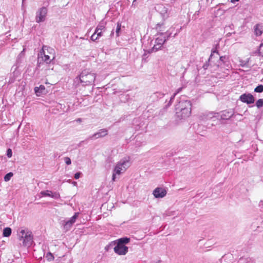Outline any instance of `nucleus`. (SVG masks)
Here are the masks:
<instances>
[{
    "label": "nucleus",
    "instance_id": "1",
    "mask_svg": "<svg viewBox=\"0 0 263 263\" xmlns=\"http://www.w3.org/2000/svg\"><path fill=\"white\" fill-rule=\"evenodd\" d=\"M176 114L178 118L183 119L191 114L192 103L189 100L180 101L175 106Z\"/></svg>",
    "mask_w": 263,
    "mask_h": 263
},
{
    "label": "nucleus",
    "instance_id": "2",
    "mask_svg": "<svg viewBox=\"0 0 263 263\" xmlns=\"http://www.w3.org/2000/svg\"><path fill=\"white\" fill-rule=\"evenodd\" d=\"M95 79L96 74L85 69L81 72L79 77L76 78L75 82L80 81L83 85H88L93 84Z\"/></svg>",
    "mask_w": 263,
    "mask_h": 263
},
{
    "label": "nucleus",
    "instance_id": "3",
    "mask_svg": "<svg viewBox=\"0 0 263 263\" xmlns=\"http://www.w3.org/2000/svg\"><path fill=\"white\" fill-rule=\"evenodd\" d=\"M55 51L52 48L43 45L38 54L39 58H41L42 61L47 64H49L55 59Z\"/></svg>",
    "mask_w": 263,
    "mask_h": 263
},
{
    "label": "nucleus",
    "instance_id": "4",
    "mask_svg": "<svg viewBox=\"0 0 263 263\" xmlns=\"http://www.w3.org/2000/svg\"><path fill=\"white\" fill-rule=\"evenodd\" d=\"M129 166L130 162L128 159L126 158L122 159L117 163L114 170L112 180L115 181L116 179V175H119L121 173H124L127 170V168L129 167Z\"/></svg>",
    "mask_w": 263,
    "mask_h": 263
},
{
    "label": "nucleus",
    "instance_id": "5",
    "mask_svg": "<svg viewBox=\"0 0 263 263\" xmlns=\"http://www.w3.org/2000/svg\"><path fill=\"white\" fill-rule=\"evenodd\" d=\"M116 244V246L114 247V250L116 254L119 255H124L128 252V248L127 247L116 242L115 241L111 242L108 246L105 247V249L108 250V247Z\"/></svg>",
    "mask_w": 263,
    "mask_h": 263
},
{
    "label": "nucleus",
    "instance_id": "6",
    "mask_svg": "<svg viewBox=\"0 0 263 263\" xmlns=\"http://www.w3.org/2000/svg\"><path fill=\"white\" fill-rule=\"evenodd\" d=\"M262 226L263 218L260 216H257L253 219L250 228L253 231L261 232L263 229Z\"/></svg>",
    "mask_w": 263,
    "mask_h": 263
},
{
    "label": "nucleus",
    "instance_id": "7",
    "mask_svg": "<svg viewBox=\"0 0 263 263\" xmlns=\"http://www.w3.org/2000/svg\"><path fill=\"white\" fill-rule=\"evenodd\" d=\"M48 9L46 7L39 9L35 14V21L37 23L44 22L46 20Z\"/></svg>",
    "mask_w": 263,
    "mask_h": 263
},
{
    "label": "nucleus",
    "instance_id": "8",
    "mask_svg": "<svg viewBox=\"0 0 263 263\" xmlns=\"http://www.w3.org/2000/svg\"><path fill=\"white\" fill-rule=\"evenodd\" d=\"M167 39H165V36H161L158 37L155 40V44L153 47L148 50V53H151L153 52H156L161 49L162 45L166 42Z\"/></svg>",
    "mask_w": 263,
    "mask_h": 263
},
{
    "label": "nucleus",
    "instance_id": "9",
    "mask_svg": "<svg viewBox=\"0 0 263 263\" xmlns=\"http://www.w3.org/2000/svg\"><path fill=\"white\" fill-rule=\"evenodd\" d=\"M20 233L22 234L21 238L23 239V245L25 246H30L32 242V236L30 232H26L25 230H21Z\"/></svg>",
    "mask_w": 263,
    "mask_h": 263
},
{
    "label": "nucleus",
    "instance_id": "10",
    "mask_svg": "<svg viewBox=\"0 0 263 263\" xmlns=\"http://www.w3.org/2000/svg\"><path fill=\"white\" fill-rule=\"evenodd\" d=\"M239 100L243 103L247 104H252L254 102L255 99L254 96L250 93H245L239 97Z\"/></svg>",
    "mask_w": 263,
    "mask_h": 263
},
{
    "label": "nucleus",
    "instance_id": "11",
    "mask_svg": "<svg viewBox=\"0 0 263 263\" xmlns=\"http://www.w3.org/2000/svg\"><path fill=\"white\" fill-rule=\"evenodd\" d=\"M108 134V130L105 128L100 129L98 132L95 133L92 136L89 137L87 139L91 140L92 139H98L99 138H102L105 137Z\"/></svg>",
    "mask_w": 263,
    "mask_h": 263
},
{
    "label": "nucleus",
    "instance_id": "12",
    "mask_svg": "<svg viewBox=\"0 0 263 263\" xmlns=\"http://www.w3.org/2000/svg\"><path fill=\"white\" fill-rule=\"evenodd\" d=\"M166 191L161 187H157L156 188L153 193V194L156 198H163L166 195Z\"/></svg>",
    "mask_w": 263,
    "mask_h": 263
},
{
    "label": "nucleus",
    "instance_id": "13",
    "mask_svg": "<svg viewBox=\"0 0 263 263\" xmlns=\"http://www.w3.org/2000/svg\"><path fill=\"white\" fill-rule=\"evenodd\" d=\"M234 114V111L233 109H230L228 110H223L219 113V117L221 120H229L230 119Z\"/></svg>",
    "mask_w": 263,
    "mask_h": 263
},
{
    "label": "nucleus",
    "instance_id": "14",
    "mask_svg": "<svg viewBox=\"0 0 263 263\" xmlns=\"http://www.w3.org/2000/svg\"><path fill=\"white\" fill-rule=\"evenodd\" d=\"M254 33L256 36H260L262 33V26L259 24H256L254 27Z\"/></svg>",
    "mask_w": 263,
    "mask_h": 263
},
{
    "label": "nucleus",
    "instance_id": "15",
    "mask_svg": "<svg viewBox=\"0 0 263 263\" xmlns=\"http://www.w3.org/2000/svg\"><path fill=\"white\" fill-rule=\"evenodd\" d=\"M130 240V239L129 238L125 237L118 239V240H117V241L118 243L125 246L126 244H127L129 242Z\"/></svg>",
    "mask_w": 263,
    "mask_h": 263
},
{
    "label": "nucleus",
    "instance_id": "16",
    "mask_svg": "<svg viewBox=\"0 0 263 263\" xmlns=\"http://www.w3.org/2000/svg\"><path fill=\"white\" fill-rule=\"evenodd\" d=\"M95 30H96V32H98V31H104L105 30V23L103 21L100 22Z\"/></svg>",
    "mask_w": 263,
    "mask_h": 263
},
{
    "label": "nucleus",
    "instance_id": "17",
    "mask_svg": "<svg viewBox=\"0 0 263 263\" xmlns=\"http://www.w3.org/2000/svg\"><path fill=\"white\" fill-rule=\"evenodd\" d=\"M214 118H219V113L210 112L206 115L207 119H212Z\"/></svg>",
    "mask_w": 263,
    "mask_h": 263
},
{
    "label": "nucleus",
    "instance_id": "18",
    "mask_svg": "<svg viewBox=\"0 0 263 263\" xmlns=\"http://www.w3.org/2000/svg\"><path fill=\"white\" fill-rule=\"evenodd\" d=\"M12 232L11 229L8 227L5 228L3 230V235L4 237H9L11 235Z\"/></svg>",
    "mask_w": 263,
    "mask_h": 263
},
{
    "label": "nucleus",
    "instance_id": "19",
    "mask_svg": "<svg viewBox=\"0 0 263 263\" xmlns=\"http://www.w3.org/2000/svg\"><path fill=\"white\" fill-rule=\"evenodd\" d=\"M45 89V87L44 85H41L39 87H35L34 88V91L36 93H42L43 90Z\"/></svg>",
    "mask_w": 263,
    "mask_h": 263
},
{
    "label": "nucleus",
    "instance_id": "20",
    "mask_svg": "<svg viewBox=\"0 0 263 263\" xmlns=\"http://www.w3.org/2000/svg\"><path fill=\"white\" fill-rule=\"evenodd\" d=\"M72 224H73V223L70 221H69L68 220L65 222V224L64 225V228L66 231H68L71 228Z\"/></svg>",
    "mask_w": 263,
    "mask_h": 263
},
{
    "label": "nucleus",
    "instance_id": "21",
    "mask_svg": "<svg viewBox=\"0 0 263 263\" xmlns=\"http://www.w3.org/2000/svg\"><path fill=\"white\" fill-rule=\"evenodd\" d=\"M158 34H159L161 36H165V39H167V40H168V39L171 36L172 32L170 31V30H168L165 33L161 32V33H159Z\"/></svg>",
    "mask_w": 263,
    "mask_h": 263
},
{
    "label": "nucleus",
    "instance_id": "22",
    "mask_svg": "<svg viewBox=\"0 0 263 263\" xmlns=\"http://www.w3.org/2000/svg\"><path fill=\"white\" fill-rule=\"evenodd\" d=\"M13 174L12 172H9L7 173L5 176H4V180L6 182L9 181L11 179V178L13 176Z\"/></svg>",
    "mask_w": 263,
    "mask_h": 263
},
{
    "label": "nucleus",
    "instance_id": "23",
    "mask_svg": "<svg viewBox=\"0 0 263 263\" xmlns=\"http://www.w3.org/2000/svg\"><path fill=\"white\" fill-rule=\"evenodd\" d=\"M121 23L118 22L117 24V28H116V33L117 36H119V33L121 30Z\"/></svg>",
    "mask_w": 263,
    "mask_h": 263
},
{
    "label": "nucleus",
    "instance_id": "24",
    "mask_svg": "<svg viewBox=\"0 0 263 263\" xmlns=\"http://www.w3.org/2000/svg\"><path fill=\"white\" fill-rule=\"evenodd\" d=\"M254 91L256 92L261 93L263 92V85H259L254 89Z\"/></svg>",
    "mask_w": 263,
    "mask_h": 263
},
{
    "label": "nucleus",
    "instance_id": "25",
    "mask_svg": "<svg viewBox=\"0 0 263 263\" xmlns=\"http://www.w3.org/2000/svg\"><path fill=\"white\" fill-rule=\"evenodd\" d=\"M41 195L43 196H49L50 197L51 196L52 192L50 191H42L41 192Z\"/></svg>",
    "mask_w": 263,
    "mask_h": 263
},
{
    "label": "nucleus",
    "instance_id": "26",
    "mask_svg": "<svg viewBox=\"0 0 263 263\" xmlns=\"http://www.w3.org/2000/svg\"><path fill=\"white\" fill-rule=\"evenodd\" d=\"M256 106L259 108L263 106V99H259L256 102Z\"/></svg>",
    "mask_w": 263,
    "mask_h": 263
},
{
    "label": "nucleus",
    "instance_id": "27",
    "mask_svg": "<svg viewBox=\"0 0 263 263\" xmlns=\"http://www.w3.org/2000/svg\"><path fill=\"white\" fill-rule=\"evenodd\" d=\"M258 52L259 55L263 57V42L260 45Z\"/></svg>",
    "mask_w": 263,
    "mask_h": 263
},
{
    "label": "nucleus",
    "instance_id": "28",
    "mask_svg": "<svg viewBox=\"0 0 263 263\" xmlns=\"http://www.w3.org/2000/svg\"><path fill=\"white\" fill-rule=\"evenodd\" d=\"M176 95H177V93H174L173 94V96H172V97L171 98L170 100V101H169L168 103L167 104V105H166V107H167L170 106L171 105L172 102H173V100L174 99V98H175V96H176Z\"/></svg>",
    "mask_w": 263,
    "mask_h": 263
},
{
    "label": "nucleus",
    "instance_id": "29",
    "mask_svg": "<svg viewBox=\"0 0 263 263\" xmlns=\"http://www.w3.org/2000/svg\"><path fill=\"white\" fill-rule=\"evenodd\" d=\"M50 197H51L54 199H58L60 198V194L58 193L54 192L53 193L52 192L51 196Z\"/></svg>",
    "mask_w": 263,
    "mask_h": 263
},
{
    "label": "nucleus",
    "instance_id": "30",
    "mask_svg": "<svg viewBox=\"0 0 263 263\" xmlns=\"http://www.w3.org/2000/svg\"><path fill=\"white\" fill-rule=\"evenodd\" d=\"M64 161L65 162V163L67 164V165H70L71 164V159L68 157H66L64 158Z\"/></svg>",
    "mask_w": 263,
    "mask_h": 263
},
{
    "label": "nucleus",
    "instance_id": "31",
    "mask_svg": "<svg viewBox=\"0 0 263 263\" xmlns=\"http://www.w3.org/2000/svg\"><path fill=\"white\" fill-rule=\"evenodd\" d=\"M210 58L209 59L208 61H206L204 65H203L202 67L204 70H206L208 68L209 66V61H210Z\"/></svg>",
    "mask_w": 263,
    "mask_h": 263
},
{
    "label": "nucleus",
    "instance_id": "32",
    "mask_svg": "<svg viewBox=\"0 0 263 263\" xmlns=\"http://www.w3.org/2000/svg\"><path fill=\"white\" fill-rule=\"evenodd\" d=\"M7 156L8 158H11L12 156V152L10 148H8L7 151Z\"/></svg>",
    "mask_w": 263,
    "mask_h": 263
},
{
    "label": "nucleus",
    "instance_id": "33",
    "mask_svg": "<svg viewBox=\"0 0 263 263\" xmlns=\"http://www.w3.org/2000/svg\"><path fill=\"white\" fill-rule=\"evenodd\" d=\"M91 40L92 41H96L97 40H98V36H97V34L96 33H95V32L93 33V34L91 35Z\"/></svg>",
    "mask_w": 263,
    "mask_h": 263
},
{
    "label": "nucleus",
    "instance_id": "34",
    "mask_svg": "<svg viewBox=\"0 0 263 263\" xmlns=\"http://www.w3.org/2000/svg\"><path fill=\"white\" fill-rule=\"evenodd\" d=\"M147 53H149L148 51H145V52L142 56V60L143 61L144 60L145 62H146V58L147 57Z\"/></svg>",
    "mask_w": 263,
    "mask_h": 263
},
{
    "label": "nucleus",
    "instance_id": "35",
    "mask_svg": "<svg viewBox=\"0 0 263 263\" xmlns=\"http://www.w3.org/2000/svg\"><path fill=\"white\" fill-rule=\"evenodd\" d=\"M155 95H156V96H157V97H159V98H162V97H164V93H162V92H156V93H155Z\"/></svg>",
    "mask_w": 263,
    "mask_h": 263
},
{
    "label": "nucleus",
    "instance_id": "36",
    "mask_svg": "<svg viewBox=\"0 0 263 263\" xmlns=\"http://www.w3.org/2000/svg\"><path fill=\"white\" fill-rule=\"evenodd\" d=\"M95 32L98 36V39L102 35V31H98V32H96V30H95Z\"/></svg>",
    "mask_w": 263,
    "mask_h": 263
},
{
    "label": "nucleus",
    "instance_id": "37",
    "mask_svg": "<svg viewBox=\"0 0 263 263\" xmlns=\"http://www.w3.org/2000/svg\"><path fill=\"white\" fill-rule=\"evenodd\" d=\"M216 53L217 54L218 53L216 47H215V48H213L212 49V53H211V54L210 57V58L212 57L213 53Z\"/></svg>",
    "mask_w": 263,
    "mask_h": 263
},
{
    "label": "nucleus",
    "instance_id": "38",
    "mask_svg": "<svg viewBox=\"0 0 263 263\" xmlns=\"http://www.w3.org/2000/svg\"><path fill=\"white\" fill-rule=\"evenodd\" d=\"M81 173L80 172H78V173H76L75 174H74V178L76 179H78L80 177V175H81Z\"/></svg>",
    "mask_w": 263,
    "mask_h": 263
},
{
    "label": "nucleus",
    "instance_id": "39",
    "mask_svg": "<svg viewBox=\"0 0 263 263\" xmlns=\"http://www.w3.org/2000/svg\"><path fill=\"white\" fill-rule=\"evenodd\" d=\"M76 220V219L72 216L69 220L73 224L75 222Z\"/></svg>",
    "mask_w": 263,
    "mask_h": 263
},
{
    "label": "nucleus",
    "instance_id": "40",
    "mask_svg": "<svg viewBox=\"0 0 263 263\" xmlns=\"http://www.w3.org/2000/svg\"><path fill=\"white\" fill-rule=\"evenodd\" d=\"M182 87H180V88H178L175 93H177V94L179 93L182 90Z\"/></svg>",
    "mask_w": 263,
    "mask_h": 263
},
{
    "label": "nucleus",
    "instance_id": "41",
    "mask_svg": "<svg viewBox=\"0 0 263 263\" xmlns=\"http://www.w3.org/2000/svg\"><path fill=\"white\" fill-rule=\"evenodd\" d=\"M163 25V24H160V23H158L157 25H156V29H158L159 27H161L162 25Z\"/></svg>",
    "mask_w": 263,
    "mask_h": 263
},
{
    "label": "nucleus",
    "instance_id": "42",
    "mask_svg": "<svg viewBox=\"0 0 263 263\" xmlns=\"http://www.w3.org/2000/svg\"><path fill=\"white\" fill-rule=\"evenodd\" d=\"M79 214V213L78 212H77V213H74V215H73V216L76 219H77V217H78V216Z\"/></svg>",
    "mask_w": 263,
    "mask_h": 263
},
{
    "label": "nucleus",
    "instance_id": "43",
    "mask_svg": "<svg viewBox=\"0 0 263 263\" xmlns=\"http://www.w3.org/2000/svg\"><path fill=\"white\" fill-rule=\"evenodd\" d=\"M225 59H226V57H224V56H221L220 57V60L221 61H223Z\"/></svg>",
    "mask_w": 263,
    "mask_h": 263
},
{
    "label": "nucleus",
    "instance_id": "44",
    "mask_svg": "<svg viewBox=\"0 0 263 263\" xmlns=\"http://www.w3.org/2000/svg\"><path fill=\"white\" fill-rule=\"evenodd\" d=\"M48 255L50 256L52 258H53L52 254L50 252L48 253L47 256H48Z\"/></svg>",
    "mask_w": 263,
    "mask_h": 263
},
{
    "label": "nucleus",
    "instance_id": "45",
    "mask_svg": "<svg viewBox=\"0 0 263 263\" xmlns=\"http://www.w3.org/2000/svg\"><path fill=\"white\" fill-rule=\"evenodd\" d=\"M82 120V119L81 118H78L77 120V122H81Z\"/></svg>",
    "mask_w": 263,
    "mask_h": 263
},
{
    "label": "nucleus",
    "instance_id": "46",
    "mask_svg": "<svg viewBox=\"0 0 263 263\" xmlns=\"http://www.w3.org/2000/svg\"><path fill=\"white\" fill-rule=\"evenodd\" d=\"M2 222L0 221V230L2 229Z\"/></svg>",
    "mask_w": 263,
    "mask_h": 263
},
{
    "label": "nucleus",
    "instance_id": "47",
    "mask_svg": "<svg viewBox=\"0 0 263 263\" xmlns=\"http://www.w3.org/2000/svg\"><path fill=\"white\" fill-rule=\"evenodd\" d=\"M239 1V0H231V2H234L235 1V2H238V1Z\"/></svg>",
    "mask_w": 263,
    "mask_h": 263
},
{
    "label": "nucleus",
    "instance_id": "48",
    "mask_svg": "<svg viewBox=\"0 0 263 263\" xmlns=\"http://www.w3.org/2000/svg\"><path fill=\"white\" fill-rule=\"evenodd\" d=\"M114 30H112L111 32V35H112V34H114Z\"/></svg>",
    "mask_w": 263,
    "mask_h": 263
},
{
    "label": "nucleus",
    "instance_id": "49",
    "mask_svg": "<svg viewBox=\"0 0 263 263\" xmlns=\"http://www.w3.org/2000/svg\"><path fill=\"white\" fill-rule=\"evenodd\" d=\"M242 260H243V259H241H241H240V260H239V263H240V262H241V261H242Z\"/></svg>",
    "mask_w": 263,
    "mask_h": 263
},
{
    "label": "nucleus",
    "instance_id": "50",
    "mask_svg": "<svg viewBox=\"0 0 263 263\" xmlns=\"http://www.w3.org/2000/svg\"><path fill=\"white\" fill-rule=\"evenodd\" d=\"M177 34V33H176L174 35L173 37H175V36H176V35Z\"/></svg>",
    "mask_w": 263,
    "mask_h": 263
},
{
    "label": "nucleus",
    "instance_id": "51",
    "mask_svg": "<svg viewBox=\"0 0 263 263\" xmlns=\"http://www.w3.org/2000/svg\"><path fill=\"white\" fill-rule=\"evenodd\" d=\"M134 4H135V2H133L132 5H134Z\"/></svg>",
    "mask_w": 263,
    "mask_h": 263
},
{
    "label": "nucleus",
    "instance_id": "52",
    "mask_svg": "<svg viewBox=\"0 0 263 263\" xmlns=\"http://www.w3.org/2000/svg\"><path fill=\"white\" fill-rule=\"evenodd\" d=\"M24 1H25V0H22V2H23V3H24Z\"/></svg>",
    "mask_w": 263,
    "mask_h": 263
},
{
    "label": "nucleus",
    "instance_id": "53",
    "mask_svg": "<svg viewBox=\"0 0 263 263\" xmlns=\"http://www.w3.org/2000/svg\"><path fill=\"white\" fill-rule=\"evenodd\" d=\"M136 1V0H134V2H135Z\"/></svg>",
    "mask_w": 263,
    "mask_h": 263
}]
</instances>
